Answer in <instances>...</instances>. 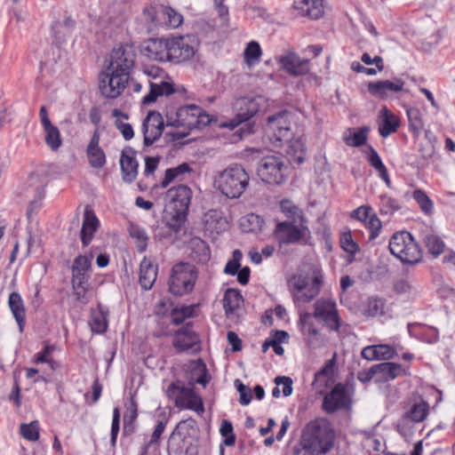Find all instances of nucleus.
<instances>
[{
	"mask_svg": "<svg viewBox=\"0 0 455 455\" xmlns=\"http://www.w3.org/2000/svg\"><path fill=\"white\" fill-rule=\"evenodd\" d=\"M191 172L192 169L187 163H183L174 168H169L165 171L164 178L161 182V187L167 188L170 183L175 180L181 181L185 179V176L189 174Z\"/></svg>",
	"mask_w": 455,
	"mask_h": 455,
	"instance_id": "58836bf2",
	"label": "nucleus"
},
{
	"mask_svg": "<svg viewBox=\"0 0 455 455\" xmlns=\"http://www.w3.org/2000/svg\"><path fill=\"white\" fill-rule=\"evenodd\" d=\"M341 248L352 255L355 254L359 251L358 244L354 242L350 232L343 233L340 236Z\"/></svg>",
	"mask_w": 455,
	"mask_h": 455,
	"instance_id": "13d9d810",
	"label": "nucleus"
},
{
	"mask_svg": "<svg viewBox=\"0 0 455 455\" xmlns=\"http://www.w3.org/2000/svg\"><path fill=\"white\" fill-rule=\"evenodd\" d=\"M135 58L136 53L133 44H121L113 49L108 68L115 70V72L128 73L130 76L131 70L135 63Z\"/></svg>",
	"mask_w": 455,
	"mask_h": 455,
	"instance_id": "dca6fc26",
	"label": "nucleus"
},
{
	"mask_svg": "<svg viewBox=\"0 0 455 455\" xmlns=\"http://www.w3.org/2000/svg\"><path fill=\"white\" fill-rule=\"evenodd\" d=\"M130 235L136 239L138 243V250L142 252L147 248L148 235L144 228L137 225H132L129 229Z\"/></svg>",
	"mask_w": 455,
	"mask_h": 455,
	"instance_id": "864d4df0",
	"label": "nucleus"
},
{
	"mask_svg": "<svg viewBox=\"0 0 455 455\" xmlns=\"http://www.w3.org/2000/svg\"><path fill=\"white\" fill-rule=\"evenodd\" d=\"M192 197V191L189 187L186 185H179L170 188L166 193V212L171 215L174 223L170 224L171 227L178 231L180 227L184 222L190 201Z\"/></svg>",
	"mask_w": 455,
	"mask_h": 455,
	"instance_id": "0eeeda50",
	"label": "nucleus"
},
{
	"mask_svg": "<svg viewBox=\"0 0 455 455\" xmlns=\"http://www.w3.org/2000/svg\"><path fill=\"white\" fill-rule=\"evenodd\" d=\"M374 369L378 370L379 380L390 381L402 374L403 368L400 363L385 362L374 365Z\"/></svg>",
	"mask_w": 455,
	"mask_h": 455,
	"instance_id": "c9c22d12",
	"label": "nucleus"
},
{
	"mask_svg": "<svg viewBox=\"0 0 455 455\" xmlns=\"http://www.w3.org/2000/svg\"><path fill=\"white\" fill-rule=\"evenodd\" d=\"M301 445L313 455L326 453L333 445V433L325 423L310 421L302 431Z\"/></svg>",
	"mask_w": 455,
	"mask_h": 455,
	"instance_id": "20e7f679",
	"label": "nucleus"
},
{
	"mask_svg": "<svg viewBox=\"0 0 455 455\" xmlns=\"http://www.w3.org/2000/svg\"><path fill=\"white\" fill-rule=\"evenodd\" d=\"M281 67L290 75L299 76L309 72L308 60L300 59L296 53L289 52L278 60Z\"/></svg>",
	"mask_w": 455,
	"mask_h": 455,
	"instance_id": "5701e85b",
	"label": "nucleus"
},
{
	"mask_svg": "<svg viewBox=\"0 0 455 455\" xmlns=\"http://www.w3.org/2000/svg\"><path fill=\"white\" fill-rule=\"evenodd\" d=\"M90 272H72V287L88 285Z\"/></svg>",
	"mask_w": 455,
	"mask_h": 455,
	"instance_id": "338daca9",
	"label": "nucleus"
},
{
	"mask_svg": "<svg viewBox=\"0 0 455 455\" xmlns=\"http://www.w3.org/2000/svg\"><path fill=\"white\" fill-rule=\"evenodd\" d=\"M129 78L128 73L115 72L107 68L100 76V91L104 97L116 99L126 88Z\"/></svg>",
	"mask_w": 455,
	"mask_h": 455,
	"instance_id": "2eb2a0df",
	"label": "nucleus"
},
{
	"mask_svg": "<svg viewBox=\"0 0 455 455\" xmlns=\"http://www.w3.org/2000/svg\"><path fill=\"white\" fill-rule=\"evenodd\" d=\"M403 86L404 82L402 79L394 78L393 80L370 82L367 87L370 94L380 100H386L391 94L402 92Z\"/></svg>",
	"mask_w": 455,
	"mask_h": 455,
	"instance_id": "412c9836",
	"label": "nucleus"
},
{
	"mask_svg": "<svg viewBox=\"0 0 455 455\" xmlns=\"http://www.w3.org/2000/svg\"><path fill=\"white\" fill-rule=\"evenodd\" d=\"M211 122L207 115L200 107L196 105H186L178 108L176 119L172 124L173 126H182L188 130L200 129L206 126Z\"/></svg>",
	"mask_w": 455,
	"mask_h": 455,
	"instance_id": "4468645a",
	"label": "nucleus"
},
{
	"mask_svg": "<svg viewBox=\"0 0 455 455\" xmlns=\"http://www.w3.org/2000/svg\"><path fill=\"white\" fill-rule=\"evenodd\" d=\"M313 317L321 320L331 331H335L340 338L347 333V324L343 323L339 315L336 302L331 299H319L314 304Z\"/></svg>",
	"mask_w": 455,
	"mask_h": 455,
	"instance_id": "9b49d317",
	"label": "nucleus"
},
{
	"mask_svg": "<svg viewBox=\"0 0 455 455\" xmlns=\"http://www.w3.org/2000/svg\"><path fill=\"white\" fill-rule=\"evenodd\" d=\"M379 118L381 122L379 126V132L382 137L387 138L397 131L400 120L387 107H383L380 110Z\"/></svg>",
	"mask_w": 455,
	"mask_h": 455,
	"instance_id": "2f4dec72",
	"label": "nucleus"
},
{
	"mask_svg": "<svg viewBox=\"0 0 455 455\" xmlns=\"http://www.w3.org/2000/svg\"><path fill=\"white\" fill-rule=\"evenodd\" d=\"M163 6H147L143 9L142 18L149 30H152L162 23V11Z\"/></svg>",
	"mask_w": 455,
	"mask_h": 455,
	"instance_id": "ea45409f",
	"label": "nucleus"
},
{
	"mask_svg": "<svg viewBox=\"0 0 455 455\" xmlns=\"http://www.w3.org/2000/svg\"><path fill=\"white\" fill-rule=\"evenodd\" d=\"M100 133L98 130H96L86 148L89 164L95 169H100L106 164V156L103 149L100 147Z\"/></svg>",
	"mask_w": 455,
	"mask_h": 455,
	"instance_id": "bb28decb",
	"label": "nucleus"
},
{
	"mask_svg": "<svg viewBox=\"0 0 455 455\" xmlns=\"http://www.w3.org/2000/svg\"><path fill=\"white\" fill-rule=\"evenodd\" d=\"M293 8L298 15L318 20L323 17V0H294Z\"/></svg>",
	"mask_w": 455,
	"mask_h": 455,
	"instance_id": "a878e982",
	"label": "nucleus"
},
{
	"mask_svg": "<svg viewBox=\"0 0 455 455\" xmlns=\"http://www.w3.org/2000/svg\"><path fill=\"white\" fill-rule=\"evenodd\" d=\"M312 314L304 312L299 314V323L301 331L307 336V344L311 347H318L322 345V340L319 338V331L311 321Z\"/></svg>",
	"mask_w": 455,
	"mask_h": 455,
	"instance_id": "c756f323",
	"label": "nucleus"
},
{
	"mask_svg": "<svg viewBox=\"0 0 455 455\" xmlns=\"http://www.w3.org/2000/svg\"><path fill=\"white\" fill-rule=\"evenodd\" d=\"M198 448L197 427L194 419L180 421L168 441L169 455H196Z\"/></svg>",
	"mask_w": 455,
	"mask_h": 455,
	"instance_id": "7ed1b4c3",
	"label": "nucleus"
},
{
	"mask_svg": "<svg viewBox=\"0 0 455 455\" xmlns=\"http://www.w3.org/2000/svg\"><path fill=\"white\" fill-rule=\"evenodd\" d=\"M115 125L125 140H130L133 138L134 132L130 124L124 123L123 120H116Z\"/></svg>",
	"mask_w": 455,
	"mask_h": 455,
	"instance_id": "0e129e2a",
	"label": "nucleus"
},
{
	"mask_svg": "<svg viewBox=\"0 0 455 455\" xmlns=\"http://www.w3.org/2000/svg\"><path fill=\"white\" fill-rule=\"evenodd\" d=\"M157 273V265H154L149 259L145 257L140 265L139 283L140 287L145 291L150 290L156 281Z\"/></svg>",
	"mask_w": 455,
	"mask_h": 455,
	"instance_id": "c85d7f7f",
	"label": "nucleus"
},
{
	"mask_svg": "<svg viewBox=\"0 0 455 455\" xmlns=\"http://www.w3.org/2000/svg\"><path fill=\"white\" fill-rule=\"evenodd\" d=\"M276 386H283V395L287 397L292 394V379L286 376H277L275 380Z\"/></svg>",
	"mask_w": 455,
	"mask_h": 455,
	"instance_id": "e2e57ef3",
	"label": "nucleus"
},
{
	"mask_svg": "<svg viewBox=\"0 0 455 455\" xmlns=\"http://www.w3.org/2000/svg\"><path fill=\"white\" fill-rule=\"evenodd\" d=\"M166 423H167L166 420H160V421H158V423L156 426V427L154 429V432H153V434L151 435L150 441L148 443V447H150V446L157 444L158 440H159L161 435L164 431V428L166 427Z\"/></svg>",
	"mask_w": 455,
	"mask_h": 455,
	"instance_id": "774afa93",
	"label": "nucleus"
},
{
	"mask_svg": "<svg viewBox=\"0 0 455 455\" xmlns=\"http://www.w3.org/2000/svg\"><path fill=\"white\" fill-rule=\"evenodd\" d=\"M190 247V256L195 261L204 264L210 259V249L207 243L201 238L196 237L191 239Z\"/></svg>",
	"mask_w": 455,
	"mask_h": 455,
	"instance_id": "e433bc0d",
	"label": "nucleus"
},
{
	"mask_svg": "<svg viewBox=\"0 0 455 455\" xmlns=\"http://www.w3.org/2000/svg\"><path fill=\"white\" fill-rule=\"evenodd\" d=\"M429 413V404L424 400L414 403L403 415L416 423L423 422Z\"/></svg>",
	"mask_w": 455,
	"mask_h": 455,
	"instance_id": "a19ab883",
	"label": "nucleus"
},
{
	"mask_svg": "<svg viewBox=\"0 0 455 455\" xmlns=\"http://www.w3.org/2000/svg\"><path fill=\"white\" fill-rule=\"evenodd\" d=\"M162 11V20L164 23L172 28H176L181 25L183 21V16L176 12L174 9L167 6L161 8Z\"/></svg>",
	"mask_w": 455,
	"mask_h": 455,
	"instance_id": "a18cd8bd",
	"label": "nucleus"
},
{
	"mask_svg": "<svg viewBox=\"0 0 455 455\" xmlns=\"http://www.w3.org/2000/svg\"><path fill=\"white\" fill-rule=\"evenodd\" d=\"M388 247L390 252L403 263L414 265L421 260L422 254L419 246L411 233L407 231L394 234Z\"/></svg>",
	"mask_w": 455,
	"mask_h": 455,
	"instance_id": "1a4fd4ad",
	"label": "nucleus"
},
{
	"mask_svg": "<svg viewBox=\"0 0 455 455\" xmlns=\"http://www.w3.org/2000/svg\"><path fill=\"white\" fill-rule=\"evenodd\" d=\"M365 222L367 228L370 229L369 239L374 240L379 235L380 229L382 228L381 221L375 214H372L368 217Z\"/></svg>",
	"mask_w": 455,
	"mask_h": 455,
	"instance_id": "bf43d9fd",
	"label": "nucleus"
},
{
	"mask_svg": "<svg viewBox=\"0 0 455 455\" xmlns=\"http://www.w3.org/2000/svg\"><path fill=\"white\" fill-rule=\"evenodd\" d=\"M424 243L428 252L435 258L438 257L444 251L445 244L441 237L435 234H427L424 236Z\"/></svg>",
	"mask_w": 455,
	"mask_h": 455,
	"instance_id": "37998d69",
	"label": "nucleus"
},
{
	"mask_svg": "<svg viewBox=\"0 0 455 455\" xmlns=\"http://www.w3.org/2000/svg\"><path fill=\"white\" fill-rule=\"evenodd\" d=\"M198 45L195 36L185 35L150 39L144 51L153 60L178 64L191 60L197 52Z\"/></svg>",
	"mask_w": 455,
	"mask_h": 455,
	"instance_id": "f257e3e1",
	"label": "nucleus"
},
{
	"mask_svg": "<svg viewBox=\"0 0 455 455\" xmlns=\"http://www.w3.org/2000/svg\"><path fill=\"white\" fill-rule=\"evenodd\" d=\"M20 434L22 437L29 442H36L40 436V424L38 420L30 423L20 424Z\"/></svg>",
	"mask_w": 455,
	"mask_h": 455,
	"instance_id": "de8ad7c7",
	"label": "nucleus"
},
{
	"mask_svg": "<svg viewBox=\"0 0 455 455\" xmlns=\"http://www.w3.org/2000/svg\"><path fill=\"white\" fill-rule=\"evenodd\" d=\"M93 255H78L73 261L72 272H90Z\"/></svg>",
	"mask_w": 455,
	"mask_h": 455,
	"instance_id": "6e6d98bb",
	"label": "nucleus"
},
{
	"mask_svg": "<svg viewBox=\"0 0 455 455\" xmlns=\"http://www.w3.org/2000/svg\"><path fill=\"white\" fill-rule=\"evenodd\" d=\"M413 199L419 205L421 211L427 215L433 213V202L430 200L428 196L421 189H416L412 195Z\"/></svg>",
	"mask_w": 455,
	"mask_h": 455,
	"instance_id": "8fccbe9b",
	"label": "nucleus"
},
{
	"mask_svg": "<svg viewBox=\"0 0 455 455\" xmlns=\"http://www.w3.org/2000/svg\"><path fill=\"white\" fill-rule=\"evenodd\" d=\"M165 395L180 410H190L202 415L204 404L193 384L187 386L182 380L172 381L166 388Z\"/></svg>",
	"mask_w": 455,
	"mask_h": 455,
	"instance_id": "39448f33",
	"label": "nucleus"
},
{
	"mask_svg": "<svg viewBox=\"0 0 455 455\" xmlns=\"http://www.w3.org/2000/svg\"><path fill=\"white\" fill-rule=\"evenodd\" d=\"M235 386L240 395L239 403L242 405H248L252 399L251 388L243 385L239 379L235 380Z\"/></svg>",
	"mask_w": 455,
	"mask_h": 455,
	"instance_id": "052dcab7",
	"label": "nucleus"
},
{
	"mask_svg": "<svg viewBox=\"0 0 455 455\" xmlns=\"http://www.w3.org/2000/svg\"><path fill=\"white\" fill-rule=\"evenodd\" d=\"M149 85V92L142 99L144 105L155 102L160 96H169L174 92L173 84L168 81H150Z\"/></svg>",
	"mask_w": 455,
	"mask_h": 455,
	"instance_id": "7c9ffc66",
	"label": "nucleus"
},
{
	"mask_svg": "<svg viewBox=\"0 0 455 455\" xmlns=\"http://www.w3.org/2000/svg\"><path fill=\"white\" fill-rule=\"evenodd\" d=\"M119 429H120V410L118 407H116L113 410V419H112V425H111L110 443L113 447L116 446Z\"/></svg>",
	"mask_w": 455,
	"mask_h": 455,
	"instance_id": "680f3d73",
	"label": "nucleus"
},
{
	"mask_svg": "<svg viewBox=\"0 0 455 455\" xmlns=\"http://www.w3.org/2000/svg\"><path fill=\"white\" fill-rule=\"evenodd\" d=\"M261 54L262 52L259 43L256 41H251L248 43L243 52L244 60L248 64L254 63L255 61L259 60Z\"/></svg>",
	"mask_w": 455,
	"mask_h": 455,
	"instance_id": "5fc2aeb1",
	"label": "nucleus"
},
{
	"mask_svg": "<svg viewBox=\"0 0 455 455\" xmlns=\"http://www.w3.org/2000/svg\"><path fill=\"white\" fill-rule=\"evenodd\" d=\"M172 346L179 353L197 351L200 349V340L198 335L187 325L174 333Z\"/></svg>",
	"mask_w": 455,
	"mask_h": 455,
	"instance_id": "aec40b11",
	"label": "nucleus"
},
{
	"mask_svg": "<svg viewBox=\"0 0 455 455\" xmlns=\"http://www.w3.org/2000/svg\"><path fill=\"white\" fill-rule=\"evenodd\" d=\"M273 236L280 246L301 243L310 236L308 223L276 220Z\"/></svg>",
	"mask_w": 455,
	"mask_h": 455,
	"instance_id": "f8f14e48",
	"label": "nucleus"
},
{
	"mask_svg": "<svg viewBox=\"0 0 455 455\" xmlns=\"http://www.w3.org/2000/svg\"><path fill=\"white\" fill-rule=\"evenodd\" d=\"M257 174L265 183L281 185L287 179V165L281 156H266L258 164Z\"/></svg>",
	"mask_w": 455,
	"mask_h": 455,
	"instance_id": "ddd939ff",
	"label": "nucleus"
},
{
	"mask_svg": "<svg viewBox=\"0 0 455 455\" xmlns=\"http://www.w3.org/2000/svg\"><path fill=\"white\" fill-rule=\"evenodd\" d=\"M367 132L368 129L366 127H361L355 132H352V130L349 129L348 133L344 134L343 140L349 147H361L367 140Z\"/></svg>",
	"mask_w": 455,
	"mask_h": 455,
	"instance_id": "79ce46f5",
	"label": "nucleus"
},
{
	"mask_svg": "<svg viewBox=\"0 0 455 455\" xmlns=\"http://www.w3.org/2000/svg\"><path fill=\"white\" fill-rule=\"evenodd\" d=\"M291 113L281 111L267 118V133L275 147L287 144L286 154L291 162L301 164L307 158V147L301 137L293 138L290 123Z\"/></svg>",
	"mask_w": 455,
	"mask_h": 455,
	"instance_id": "f03ea898",
	"label": "nucleus"
},
{
	"mask_svg": "<svg viewBox=\"0 0 455 455\" xmlns=\"http://www.w3.org/2000/svg\"><path fill=\"white\" fill-rule=\"evenodd\" d=\"M243 299L240 291L236 289H228L223 297V307L226 316L231 321L237 323L240 315L239 311L243 305Z\"/></svg>",
	"mask_w": 455,
	"mask_h": 455,
	"instance_id": "b1692460",
	"label": "nucleus"
},
{
	"mask_svg": "<svg viewBox=\"0 0 455 455\" xmlns=\"http://www.w3.org/2000/svg\"><path fill=\"white\" fill-rule=\"evenodd\" d=\"M415 424L413 420L408 419L405 415H403L395 424L396 431L404 438H410L415 432Z\"/></svg>",
	"mask_w": 455,
	"mask_h": 455,
	"instance_id": "09e8293b",
	"label": "nucleus"
},
{
	"mask_svg": "<svg viewBox=\"0 0 455 455\" xmlns=\"http://www.w3.org/2000/svg\"><path fill=\"white\" fill-rule=\"evenodd\" d=\"M240 223L246 232H256L261 229L263 220L258 215L250 214L242 218Z\"/></svg>",
	"mask_w": 455,
	"mask_h": 455,
	"instance_id": "603ef678",
	"label": "nucleus"
},
{
	"mask_svg": "<svg viewBox=\"0 0 455 455\" xmlns=\"http://www.w3.org/2000/svg\"><path fill=\"white\" fill-rule=\"evenodd\" d=\"M280 211L286 217L285 221L308 223L303 210L290 199H283L280 202Z\"/></svg>",
	"mask_w": 455,
	"mask_h": 455,
	"instance_id": "72a5a7b5",
	"label": "nucleus"
},
{
	"mask_svg": "<svg viewBox=\"0 0 455 455\" xmlns=\"http://www.w3.org/2000/svg\"><path fill=\"white\" fill-rule=\"evenodd\" d=\"M407 116L410 130L415 135H419L424 128L423 116L420 110L417 108H410L407 109Z\"/></svg>",
	"mask_w": 455,
	"mask_h": 455,
	"instance_id": "c03bdc74",
	"label": "nucleus"
},
{
	"mask_svg": "<svg viewBox=\"0 0 455 455\" xmlns=\"http://www.w3.org/2000/svg\"><path fill=\"white\" fill-rule=\"evenodd\" d=\"M92 332L103 333L108 328L107 315L101 310L93 311L89 320Z\"/></svg>",
	"mask_w": 455,
	"mask_h": 455,
	"instance_id": "49530a36",
	"label": "nucleus"
},
{
	"mask_svg": "<svg viewBox=\"0 0 455 455\" xmlns=\"http://www.w3.org/2000/svg\"><path fill=\"white\" fill-rule=\"evenodd\" d=\"M367 161L370 165L378 172L379 176L384 180L386 185L390 188L391 180L387 167L383 164L378 152L371 147L368 146Z\"/></svg>",
	"mask_w": 455,
	"mask_h": 455,
	"instance_id": "f704fd0d",
	"label": "nucleus"
},
{
	"mask_svg": "<svg viewBox=\"0 0 455 455\" xmlns=\"http://www.w3.org/2000/svg\"><path fill=\"white\" fill-rule=\"evenodd\" d=\"M164 122L161 114L150 111L142 124V132L144 135V145L151 146L158 140L164 131Z\"/></svg>",
	"mask_w": 455,
	"mask_h": 455,
	"instance_id": "a211bd4d",
	"label": "nucleus"
},
{
	"mask_svg": "<svg viewBox=\"0 0 455 455\" xmlns=\"http://www.w3.org/2000/svg\"><path fill=\"white\" fill-rule=\"evenodd\" d=\"M362 312L363 315L368 317L384 315L386 313V301L382 298L371 297L363 304Z\"/></svg>",
	"mask_w": 455,
	"mask_h": 455,
	"instance_id": "4c0bfd02",
	"label": "nucleus"
},
{
	"mask_svg": "<svg viewBox=\"0 0 455 455\" xmlns=\"http://www.w3.org/2000/svg\"><path fill=\"white\" fill-rule=\"evenodd\" d=\"M349 405V397L344 385L339 383L327 394L323 402V409L327 413H333Z\"/></svg>",
	"mask_w": 455,
	"mask_h": 455,
	"instance_id": "6ab92c4d",
	"label": "nucleus"
},
{
	"mask_svg": "<svg viewBox=\"0 0 455 455\" xmlns=\"http://www.w3.org/2000/svg\"><path fill=\"white\" fill-rule=\"evenodd\" d=\"M134 150L126 147L123 149L120 158V166L124 182L132 183L138 175L139 164L134 156Z\"/></svg>",
	"mask_w": 455,
	"mask_h": 455,
	"instance_id": "393cba45",
	"label": "nucleus"
},
{
	"mask_svg": "<svg viewBox=\"0 0 455 455\" xmlns=\"http://www.w3.org/2000/svg\"><path fill=\"white\" fill-rule=\"evenodd\" d=\"M75 20L71 18L65 19L63 24H57L52 28L54 36L59 44L66 40L67 34L70 33V29L74 27Z\"/></svg>",
	"mask_w": 455,
	"mask_h": 455,
	"instance_id": "3c124183",
	"label": "nucleus"
},
{
	"mask_svg": "<svg viewBox=\"0 0 455 455\" xmlns=\"http://www.w3.org/2000/svg\"><path fill=\"white\" fill-rule=\"evenodd\" d=\"M250 177L245 169L234 164L220 173L215 180L217 188L228 198H239L249 186Z\"/></svg>",
	"mask_w": 455,
	"mask_h": 455,
	"instance_id": "423d86ee",
	"label": "nucleus"
},
{
	"mask_svg": "<svg viewBox=\"0 0 455 455\" xmlns=\"http://www.w3.org/2000/svg\"><path fill=\"white\" fill-rule=\"evenodd\" d=\"M198 278L196 267L187 262L175 264L171 271L168 281L169 291L176 297L190 293Z\"/></svg>",
	"mask_w": 455,
	"mask_h": 455,
	"instance_id": "6e6552de",
	"label": "nucleus"
},
{
	"mask_svg": "<svg viewBox=\"0 0 455 455\" xmlns=\"http://www.w3.org/2000/svg\"><path fill=\"white\" fill-rule=\"evenodd\" d=\"M99 227V219L93 210L87 206L84 212V220L81 229V242L84 247L91 243L93 235L98 230Z\"/></svg>",
	"mask_w": 455,
	"mask_h": 455,
	"instance_id": "cd10ccee",
	"label": "nucleus"
},
{
	"mask_svg": "<svg viewBox=\"0 0 455 455\" xmlns=\"http://www.w3.org/2000/svg\"><path fill=\"white\" fill-rule=\"evenodd\" d=\"M261 97H241L233 104V111L235 114L236 124L246 122L254 116L259 109Z\"/></svg>",
	"mask_w": 455,
	"mask_h": 455,
	"instance_id": "f3484780",
	"label": "nucleus"
},
{
	"mask_svg": "<svg viewBox=\"0 0 455 455\" xmlns=\"http://www.w3.org/2000/svg\"><path fill=\"white\" fill-rule=\"evenodd\" d=\"M378 360H388L394 357L395 349L388 345H376Z\"/></svg>",
	"mask_w": 455,
	"mask_h": 455,
	"instance_id": "69168bd1",
	"label": "nucleus"
},
{
	"mask_svg": "<svg viewBox=\"0 0 455 455\" xmlns=\"http://www.w3.org/2000/svg\"><path fill=\"white\" fill-rule=\"evenodd\" d=\"M8 305L19 325L20 331L22 332L26 323V309L21 296L18 292H12L9 295Z\"/></svg>",
	"mask_w": 455,
	"mask_h": 455,
	"instance_id": "473e14b6",
	"label": "nucleus"
},
{
	"mask_svg": "<svg viewBox=\"0 0 455 455\" xmlns=\"http://www.w3.org/2000/svg\"><path fill=\"white\" fill-rule=\"evenodd\" d=\"M322 284L323 276L320 274L315 273L312 280L301 274L293 275L289 281V287L294 303L299 305L313 300L319 294Z\"/></svg>",
	"mask_w": 455,
	"mask_h": 455,
	"instance_id": "9d476101",
	"label": "nucleus"
},
{
	"mask_svg": "<svg viewBox=\"0 0 455 455\" xmlns=\"http://www.w3.org/2000/svg\"><path fill=\"white\" fill-rule=\"evenodd\" d=\"M39 116L45 133L46 145L53 151L59 149L62 143L60 132L57 126L52 124L45 106L41 107Z\"/></svg>",
	"mask_w": 455,
	"mask_h": 455,
	"instance_id": "4be33fe9",
	"label": "nucleus"
},
{
	"mask_svg": "<svg viewBox=\"0 0 455 455\" xmlns=\"http://www.w3.org/2000/svg\"><path fill=\"white\" fill-rule=\"evenodd\" d=\"M379 199L381 214L387 215L400 209L398 201L390 196H381Z\"/></svg>",
	"mask_w": 455,
	"mask_h": 455,
	"instance_id": "4d7b16f0",
	"label": "nucleus"
}]
</instances>
